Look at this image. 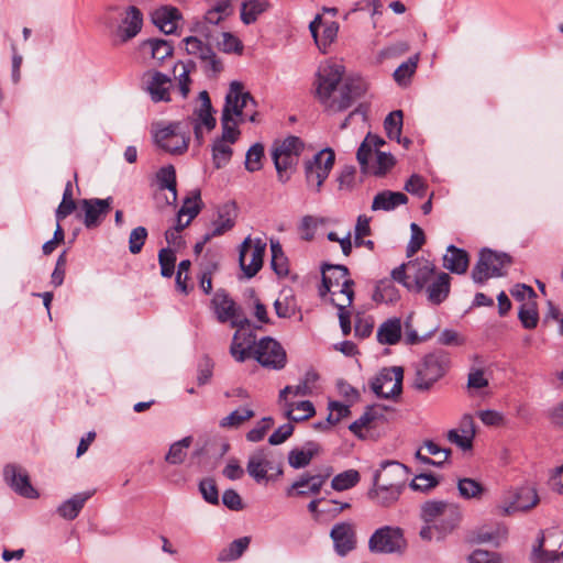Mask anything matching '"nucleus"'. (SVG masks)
<instances>
[{
    "instance_id": "e2e57ef3",
    "label": "nucleus",
    "mask_w": 563,
    "mask_h": 563,
    "mask_svg": "<svg viewBox=\"0 0 563 563\" xmlns=\"http://www.w3.org/2000/svg\"><path fill=\"white\" fill-rule=\"evenodd\" d=\"M439 485V479L432 474H419L409 484L412 490L428 493Z\"/></svg>"
},
{
    "instance_id": "bb28decb",
    "label": "nucleus",
    "mask_w": 563,
    "mask_h": 563,
    "mask_svg": "<svg viewBox=\"0 0 563 563\" xmlns=\"http://www.w3.org/2000/svg\"><path fill=\"white\" fill-rule=\"evenodd\" d=\"M427 299L431 305L439 306L450 295L451 290V277L449 274L444 272L435 273L433 277H431L430 282L424 287Z\"/></svg>"
},
{
    "instance_id": "6ab92c4d",
    "label": "nucleus",
    "mask_w": 563,
    "mask_h": 563,
    "mask_svg": "<svg viewBox=\"0 0 563 563\" xmlns=\"http://www.w3.org/2000/svg\"><path fill=\"white\" fill-rule=\"evenodd\" d=\"M559 537L555 530H541L530 552V561L532 563H556L563 556V552L559 553L552 539Z\"/></svg>"
},
{
    "instance_id": "69168bd1",
    "label": "nucleus",
    "mask_w": 563,
    "mask_h": 563,
    "mask_svg": "<svg viewBox=\"0 0 563 563\" xmlns=\"http://www.w3.org/2000/svg\"><path fill=\"white\" fill-rule=\"evenodd\" d=\"M410 231L411 236L407 245V255L409 257L417 253L426 242L424 232L417 223H411Z\"/></svg>"
},
{
    "instance_id": "412c9836",
    "label": "nucleus",
    "mask_w": 563,
    "mask_h": 563,
    "mask_svg": "<svg viewBox=\"0 0 563 563\" xmlns=\"http://www.w3.org/2000/svg\"><path fill=\"white\" fill-rule=\"evenodd\" d=\"M221 136L217 137L212 144V161L217 168L224 167L232 157L233 151L231 145L240 137V130L231 126L221 128Z\"/></svg>"
},
{
    "instance_id": "338daca9",
    "label": "nucleus",
    "mask_w": 563,
    "mask_h": 563,
    "mask_svg": "<svg viewBox=\"0 0 563 563\" xmlns=\"http://www.w3.org/2000/svg\"><path fill=\"white\" fill-rule=\"evenodd\" d=\"M350 407L338 402V401H331L329 402V415L325 419V424H336L339 423L343 418L347 417L350 415Z\"/></svg>"
},
{
    "instance_id": "49530a36",
    "label": "nucleus",
    "mask_w": 563,
    "mask_h": 563,
    "mask_svg": "<svg viewBox=\"0 0 563 563\" xmlns=\"http://www.w3.org/2000/svg\"><path fill=\"white\" fill-rule=\"evenodd\" d=\"M194 66L178 62L174 66V78L176 81V88L180 96L186 99L190 92L191 78L190 73Z\"/></svg>"
},
{
    "instance_id": "0e129e2a",
    "label": "nucleus",
    "mask_w": 563,
    "mask_h": 563,
    "mask_svg": "<svg viewBox=\"0 0 563 563\" xmlns=\"http://www.w3.org/2000/svg\"><path fill=\"white\" fill-rule=\"evenodd\" d=\"M264 155V146L256 143L250 147L245 157V168L249 172L260 170L262 167V157Z\"/></svg>"
},
{
    "instance_id": "5701e85b",
    "label": "nucleus",
    "mask_w": 563,
    "mask_h": 563,
    "mask_svg": "<svg viewBox=\"0 0 563 563\" xmlns=\"http://www.w3.org/2000/svg\"><path fill=\"white\" fill-rule=\"evenodd\" d=\"M334 551L340 556H345L356 547L355 525L349 521L335 523L330 532Z\"/></svg>"
},
{
    "instance_id": "2eb2a0df",
    "label": "nucleus",
    "mask_w": 563,
    "mask_h": 563,
    "mask_svg": "<svg viewBox=\"0 0 563 563\" xmlns=\"http://www.w3.org/2000/svg\"><path fill=\"white\" fill-rule=\"evenodd\" d=\"M265 251L266 243L260 238L251 239L249 236L242 242L239 262L246 277L255 276L262 268Z\"/></svg>"
},
{
    "instance_id": "4be33fe9",
    "label": "nucleus",
    "mask_w": 563,
    "mask_h": 563,
    "mask_svg": "<svg viewBox=\"0 0 563 563\" xmlns=\"http://www.w3.org/2000/svg\"><path fill=\"white\" fill-rule=\"evenodd\" d=\"M274 470L273 453L261 449L253 452L247 461L246 471L249 475L256 482H268L274 476L268 471Z\"/></svg>"
},
{
    "instance_id": "a878e982",
    "label": "nucleus",
    "mask_w": 563,
    "mask_h": 563,
    "mask_svg": "<svg viewBox=\"0 0 563 563\" xmlns=\"http://www.w3.org/2000/svg\"><path fill=\"white\" fill-rule=\"evenodd\" d=\"M4 478L10 487L25 498H37V490L31 485L29 475L14 465L4 468Z\"/></svg>"
},
{
    "instance_id": "c9c22d12",
    "label": "nucleus",
    "mask_w": 563,
    "mask_h": 563,
    "mask_svg": "<svg viewBox=\"0 0 563 563\" xmlns=\"http://www.w3.org/2000/svg\"><path fill=\"white\" fill-rule=\"evenodd\" d=\"M279 401L284 402L285 416L290 421H295V422L303 421V420H307V419L313 417L316 413L314 406L309 400L290 402L286 399V400H279Z\"/></svg>"
},
{
    "instance_id": "a18cd8bd",
    "label": "nucleus",
    "mask_w": 563,
    "mask_h": 563,
    "mask_svg": "<svg viewBox=\"0 0 563 563\" xmlns=\"http://www.w3.org/2000/svg\"><path fill=\"white\" fill-rule=\"evenodd\" d=\"M384 143L385 141L377 135L371 133L366 135L356 153V158L362 169H367V163L369 157L374 152L376 153V151H379L378 147Z\"/></svg>"
},
{
    "instance_id": "b1692460",
    "label": "nucleus",
    "mask_w": 563,
    "mask_h": 563,
    "mask_svg": "<svg viewBox=\"0 0 563 563\" xmlns=\"http://www.w3.org/2000/svg\"><path fill=\"white\" fill-rule=\"evenodd\" d=\"M111 198L107 199H82L80 208L84 212V224L88 229L98 227L102 219L111 210Z\"/></svg>"
},
{
    "instance_id": "f3484780",
    "label": "nucleus",
    "mask_w": 563,
    "mask_h": 563,
    "mask_svg": "<svg viewBox=\"0 0 563 563\" xmlns=\"http://www.w3.org/2000/svg\"><path fill=\"white\" fill-rule=\"evenodd\" d=\"M199 102L200 104L195 108L192 114L188 118V121L194 128L197 142L201 144L205 139V131H212L216 128L217 120L213 115L214 111L209 93L206 90L199 93Z\"/></svg>"
},
{
    "instance_id": "c85d7f7f",
    "label": "nucleus",
    "mask_w": 563,
    "mask_h": 563,
    "mask_svg": "<svg viewBox=\"0 0 563 563\" xmlns=\"http://www.w3.org/2000/svg\"><path fill=\"white\" fill-rule=\"evenodd\" d=\"M152 22L165 34H172L176 31L177 24L181 19L179 10L175 7L164 5L155 9L151 13Z\"/></svg>"
},
{
    "instance_id": "4d7b16f0",
    "label": "nucleus",
    "mask_w": 563,
    "mask_h": 563,
    "mask_svg": "<svg viewBox=\"0 0 563 563\" xmlns=\"http://www.w3.org/2000/svg\"><path fill=\"white\" fill-rule=\"evenodd\" d=\"M358 482V472L355 470H347L334 476L331 482V486L334 490L343 492L354 487Z\"/></svg>"
},
{
    "instance_id": "ea45409f",
    "label": "nucleus",
    "mask_w": 563,
    "mask_h": 563,
    "mask_svg": "<svg viewBox=\"0 0 563 563\" xmlns=\"http://www.w3.org/2000/svg\"><path fill=\"white\" fill-rule=\"evenodd\" d=\"M157 185L161 190H168L170 197H166V202L173 205L177 200L176 170L173 165L162 167L156 174Z\"/></svg>"
},
{
    "instance_id": "603ef678",
    "label": "nucleus",
    "mask_w": 563,
    "mask_h": 563,
    "mask_svg": "<svg viewBox=\"0 0 563 563\" xmlns=\"http://www.w3.org/2000/svg\"><path fill=\"white\" fill-rule=\"evenodd\" d=\"M399 298V291L391 280H379L375 287L373 299L377 302H395Z\"/></svg>"
},
{
    "instance_id": "79ce46f5",
    "label": "nucleus",
    "mask_w": 563,
    "mask_h": 563,
    "mask_svg": "<svg viewBox=\"0 0 563 563\" xmlns=\"http://www.w3.org/2000/svg\"><path fill=\"white\" fill-rule=\"evenodd\" d=\"M92 496V493H79L73 496L71 498L64 501L58 508V515L66 519L73 520L75 519L80 510L82 509L85 503Z\"/></svg>"
},
{
    "instance_id": "9b49d317",
    "label": "nucleus",
    "mask_w": 563,
    "mask_h": 563,
    "mask_svg": "<svg viewBox=\"0 0 563 563\" xmlns=\"http://www.w3.org/2000/svg\"><path fill=\"white\" fill-rule=\"evenodd\" d=\"M252 357L263 367L282 369L287 363V355L282 344L271 336L262 338L252 349Z\"/></svg>"
},
{
    "instance_id": "6e6552de",
    "label": "nucleus",
    "mask_w": 563,
    "mask_h": 563,
    "mask_svg": "<svg viewBox=\"0 0 563 563\" xmlns=\"http://www.w3.org/2000/svg\"><path fill=\"white\" fill-rule=\"evenodd\" d=\"M152 135L154 143L163 151L180 155L188 150L189 134L181 129L180 122L163 124L161 122L152 124Z\"/></svg>"
},
{
    "instance_id": "0eeeda50",
    "label": "nucleus",
    "mask_w": 563,
    "mask_h": 563,
    "mask_svg": "<svg viewBox=\"0 0 563 563\" xmlns=\"http://www.w3.org/2000/svg\"><path fill=\"white\" fill-rule=\"evenodd\" d=\"M450 366L449 354L442 350L427 354L416 365L413 386L417 390L427 391L441 379Z\"/></svg>"
},
{
    "instance_id": "c756f323",
    "label": "nucleus",
    "mask_w": 563,
    "mask_h": 563,
    "mask_svg": "<svg viewBox=\"0 0 563 563\" xmlns=\"http://www.w3.org/2000/svg\"><path fill=\"white\" fill-rule=\"evenodd\" d=\"M402 323L400 318H389L377 329V341L383 345H395L401 339Z\"/></svg>"
},
{
    "instance_id": "1a4fd4ad",
    "label": "nucleus",
    "mask_w": 563,
    "mask_h": 563,
    "mask_svg": "<svg viewBox=\"0 0 563 563\" xmlns=\"http://www.w3.org/2000/svg\"><path fill=\"white\" fill-rule=\"evenodd\" d=\"M334 161V152L331 148H324L306 162V181L314 192H320L323 183L329 177V174L333 168Z\"/></svg>"
},
{
    "instance_id": "f704fd0d",
    "label": "nucleus",
    "mask_w": 563,
    "mask_h": 563,
    "mask_svg": "<svg viewBox=\"0 0 563 563\" xmlns=\"http://www.w3.org/2000/svg\"><path fill=\"white\" fill-rule=\"evenodd\" d=\"M443 266L452 273L463 274L468 267V255L464 250L450 245L443 256Z\"/></svg>"
},
{
    "instance_id": "3c124183",
    "label": "nucleus",
    "mask_w": 563,
    "mask_h": 563,
    "mask_svg": "<svg viewBox=\"0 0 563 563\" xmlns=\"http://www.w3.org/2000/svg\"><path fill=\"white\" fill-rule=\"evenodd\" d=\"M449 505L450 503L443 500H428L421 505L420 517L426 523H432L434 527Z\"/></svg>"
},
{
    "instance_id": "7c9ffc66",
    "label": "nucleus",
    "mask_w": 563,
    "mask_h": 563,
    "mask_svg": "<svg viewBox=\"0 0 563 563\" xmlns=\"http://www.w3.org/2000/svg\"><path fill=\"white\" fill-rule=\"evenodd\" d=\"M255 343V336L252 333L242 334L240 331H236L232 339L230 353L235 361L244 362L246 358L252 357V349Z\"/></svg>"
},
{
    "instance_id": "4468645a",
    "label": "nucleus",
    "mask_w": 563,
    "mask_h": 563,
    "mask_svg": "<svg viewBox=\"0 0 563 563\" xmlns=\"http://www.w3.org/2000/svg\"><path fill=\"white\" fill-rule=\"evenodd\" d=\"M404 371L399 366L385 367L371 382V388L377 397L395 399L402 391Z\"/></svg>"
},
{
    "instance_id": "de8ad7c7",
    "label": "nucleus",
    "mask_w": 563,
    "mask_h": 563,
    "mask_svg": "<svg viewBox=\"0 0 563 563\" xmlns=\"http://www.w3.org/2000/svg\"><path fill=\"white\" fill-rule=\"evenodd\" d=\"M251 542L249 537L239 538L223 548L218 554L219 562L238 560L246 551Z\"/></svg>"
},
{
    "instance_id": "39448f33",
    "label": "nucleus",
    "mask_w": 563,
    "mask_h": 563,
    "mask_svg": "<svg viewBox=\"0 0 563 563\" xmlns=\"http://www.w3.org/2000/svg\"><path fill=\"white\" fill-rule=\"evenodd\" d=\"M434 275L435 265L424 257L410 260L391 271L393 280L413 292H421Z\"/></svg>"
},
{
    "instance_id": "aec40b11",
    "label": "nucleus",
    "mask_w": 563,
    "mask_h": 563,
    "mask_svg": "<svg viewBox=\"0 0 563 563\" xmlns=\"http://www.w3.org/2000/svg\"><path fill=\"white\" fill-rule=\"evenodd\" d=\"M408 474L409 471L406 465L396 461H385L375 472L373 484L404 489Z\"/></svg>"
},
{
    "instance_id": "473e14b6",
    "label": "nucleus",
    "mask_w": 563,
    "mask_h": 563,
    "mask_svg": "<svg viewBox=\"0 0 563 563\" xmlns=\"http://www.w3.org/2000/svg\"><path fill=\"white\" fill-rule=\"evenodd\" d=\"M141 48L143 52L150 53L157 65L170 57L174 52L172 43L163 38H148L141 44Z\"/></svg>"
},
{
    "instance_id": "a211bd4d",
    "label": "nucleus",
    "mask_w": 563,
    "mask_h": 563,
    "mask_svg": "<svg viewBox=\"0 0 563 563\" xmlns=\"http://www.w3.org/2000/svg\"><path fill=\"white\" fill-rule=\"evenodd\" d=\"M142 88L150 95L154 102H169L170 89L173 87L169 76L155 70L148 69L142 75Z\"/></svg>"
},
{
    "instance_id": "4c0bfd02",
    "label": "nucleus",
    "mask_w": 563,
    "mask_h": 563,
    "mask_svg": "<svg viewBox=\"0 0 563 563\" xmlns=\"http://www.w3.org/2000/svg\"><path fill=\"white\" fill-rule=\"evenodd\" d=\"M401 492L402 489L395 486L373 484V487L368 490V497L383 507H389L399 499Z\"/></svg>"
},
{
    "instance_id": "f8f14e48",
    "label": "nucleus",
    "mask_w": 563,
    "mask_h": 563,
    "mask_svg": "<svg viewBox=\"0 0 563 563\" xmlns=\"http://www.w3.org/2000/svg\"><path fill=\"white\" fill-rule=\"evenodd\" d=\"M211 308L220 323L229 322L232 328L239 329L249 324L241 308L223 289L216 291L211 300Z\"/></svg>"
},
{
    "instance_id": "5fc2aeb1",
    "label": "nucleus",
    "mask_w": 563,
    "mask_h": 563,
    "mask_svg": "<svg viewBox=\"0 0 563 563\" xmlns=\"http://www.w3.org/2000/svg\"><path fill=\"white\" fill-rule=\"evenodd\" d=\"M506 536L507 528L503 525H497L494 528H481L477 532L476 540L481 543H493L498 545L500 541L506 539Z\"/></svg>"
},
{
    "instance_id": "052dcab7",
    "label": "nucleus",
    "mask_w": 563,
    "mask_h": 563,
    "mask_svg": "<svg viewBox=\"0 0 563 563\" xmlns=\"http://www.w3.org/2000/svg\"><path fill=\"white\" fill-rule=\"evenodd\" d=\"M325 218H319L313 216H305L299 224V231L301 236L306 241L313 239L316 230L319 225L327 223Z\"/></svg>"
},
{
    "instance_id": "bf43d9fd",
    "label": "nucleus",
    "mask_w": 563,
    "mask_h": 563,
    "mask_svg": "<svg viewBox=\"0 0 563 563\" xmlns=\"http://www.w3.org/2000/svg\"><path fill=\"white\" fill-rule=\"evenodd\" d=\"M158 263L163 277H172L175 271L176 254L172 247H164L158 252Z\"/></svg>"
},
{
    "instance_id": "e433bc0d",
    "label": "nucleus",
    "mask_w": 563,
    "mask_h": 563,
    "mask_svg": "<svg viewBox=\"0 0 563 563\" xmlns=\"http://www.w3.org/2000/svg\"><path fill=\"white\" fill-rule=\"evenodd\" d=\"M462 510L457 504L450 503L448 508L442 512L439 521L435 523L434 529L441 533L446 534L452 532L461 522Z\"/></svg>"
},
{
    "instance_id": "8fccbe9b",
    "label": "nucleus",
    "mask_w": 563,
    "mask_h": 563,
    "mask_svg": "<svg viewBox=\"0 0 563 563\" xmlns=\"http://www.w3.org/2000/svg\"><path fill=\"white\" fill-rule=\"evenodd\" d=\"M192 437L188 435L174 442L165 455V461L172 465L181 464L187 456V450L192 444Z\"/></svg>"
},
{
    "instance_id": "f257e3e1",
    "label": "nucleus",
    "mask_w": 563,
    "mask_h": 563,
    "mask_svg": "<svg viewBox=\"0 0 563 563\" xmlns=\"http://www.w3.org/2000/svg\"><path fill=\"white\" fill-rule=\"evenodd\" d=\"M343 75L344 66L335 62L322 64L317 74V97L331 113L349 109L367 89L366 82L361 78L347 79L339 89Z\"/></svg>"
},
{
    "instance_id": "cd10ccee",
    "label": "nucleus",
    "mask_w": 563,
    "mask_h": 563,
    "mask_svg": "<svg viewBox=\"0 0 563 563\" xmlns=\"http://www.w3.org/2000/svg\"><path fill=\"white\" fill-rule=\"evenodd\" d=\"M236 211L233 205H224L218 210L217 219L212 221L211 231L203 235V242L220 236L230 231L235 224Z\"/></svg>"
},
{
    "instance_id": "37998d69",
    "label": "nucleus",
    "mask_w": 563,
    "mask_h": 563,
    "mask_svg": "<svg viewBox=\"0 0 563 563\" xmlns=\"http://www.w3.org/2000/svg\"><path fill=\"white\" fill-rule=\"evenodd\" d=\"M328 477L329 474L301 477L300 479L292 484L291 489L288 492V495L291 494L292 489H296V494L299 496L307 494H318Z\"/></svg>"
},
{
    "instance_id": "58836bf2",
    "label": "nucleus",
    "mask_w": 563,
    "mask_h": 563,
    "mask_svg": "<svg viewBox=\"0 0 563 563\" xmlns=\"http://www.w3.org/2000/svg\"><path fill=\"white\" fill-rule=\"evenodd\" d=\"M319 376L316 372L309 371L296 386H286L279 391V400H286L287 395L307 396L312 394Z\"/></svg>"
},
{
    "instance_id": "9d476101",
    "label": "nucleus",
    "mask_w": 563,
    "mask_h": 563,
    "mask_svg": "<svg viewBox=\"0 0 563 563\" xmlns=\"http://www.w3.org/2000/svg\"><path fill=\"white\" fill-rule=\"evenodd\" d=\"M509 264L510 257L507 254L483 250L472 271V278L476 284H484L489 278L503 276Z\"/></svg>"
},
{
    "instance_id": "680f3d73",
    "label": "nucleus",
    "mask_w": 563,
    "mask_h": 563,
    "mask_svg": "<svg viewBox=\"0 0 563 563\" xmlns=\"http://www.w3.org/2000/svg\"><path fill=\"white\" fill-rule=\"evenodd\" d=\"M218 47L220 51L227 54H242L244 48L241 40L230 32H223L221 34V40L218 42Z\"/></svg>"
},
{
    "instance_id": "774afa93",
    "label": "nucleus",
    "mask_w": 563,
    "mask_h": 563,
    "mask_svg": "<svg viewBox=\"0 0 563 563\" xmlns=\"http://www.w3.org/2000/svg\"><path fill=\"white\" fill-rule=\"evenodd\" d=\"M147 239V230L144 227L134 228L129 236V251L139 254Z\"/></svg>"
},
{
    "instance_id": "a19ab883",
    "label": "nucleus",
    "mask_w": 563,
    "mask_h": 563,
    "mask_svg": "<svg viewBox=\"0 0 563 563\" xmlns=\"http://www.w3.org/2000/svg\"><path fill=\"white\" fill-rule=\"evenodd\" d=\"M320 451V445L316 442H308L301 449H295L289 452L288 462L289 465L294 468H301L307 466L312 457L317 455Z\"/></svg>"
},
{
    "instance_id": "393cba45",
    "label": "nucleus",
    "mask_w": 563,
    "mask_h": 563,
    "mask_svg": "<svg viewBox=\"0 0 563 563\" xmlns=\"http://www.w3.org/2000/svg\"><path fill=\"white\" fill-rule=\"evenodd\" d=\"M309 30L320 51L327 53L328 47L335 41L339 32V24L334 21L323 22L318 14L309 24Z\"/></svg>"
},
{
    "instance_id": "423d86ee",
    "label": "nucleus",
    "mask_w": 563,
    "mask_h": 563,
    "mask_svg": "<svg viewBox=\"0 0 563 563\" xmlns=\"http://www.w3.org/2000/svg\"><path fill=\"white\" fill-rule=\"evenodd\" d=\"M303 150V141L295 135H288L284 140H276L273 143L272 158L282 184H286L290 179Z\"/></svg>"
},
{
    "instance_id": "09e8293b",
    "label": "nucleus",
    "mask_w": 563,
    "mask_h": 563,
    "mask_svg": "<svg viewBox=\"0 0 563 563\" xmlns=\"http://www.w3.org/2000/svg\"><path fill=\"white\" fill-rule=\"evenodd\" d=\"M457 490L464 499H481L486 488L476 479L463 477L457 479Z\"/></svg>"
},
{
    "instance_id": "72a5a7b5",
    "label": "nucleus",
    "mask_w": 563,
    "mask_h": 563,
    "mask_svg": "<svg viewBox=\"0 0 563 563\" xmlns=\"http://www.w3.org/2000/svg\"><path fill=\"white\" fill-rule=\"evenodd\" d=\"M408 198L405 194L399 191H390L384 190L378 192L372 202V210H384L390 211L397 208L398 206L407 203Z\"/></svg>"
},
{
    "instance_id": "ddd939ff",
    "label": "nucleus",
    "mask_w": 563,
    "mask_h": 563,
    "mask_svg": "<svg viewBox=\"0 0 563 563\" xmlns=\"http://www.w3.org/2000/svg\"><path fill=\"white\" fill-rule=\"evenodd\" d=\"M406 544L402 530L393 526L378 528L368 540V549L374 553H398Z\"/></svg>"
},
{
    "instance_id": "f03ea898",
    "label": "nucleus",
    "mask_w": 563,
    "mask_h": 563,
    "mask_svg": "<svg viewBox=\"0 0 563 563\" xmlns=\"http://www.w3.org/2000/svg\"><path fill=\"white\" fill-rule=\"evenodd\" d=\"M257 102L240 81H232L225 95V101L221 113V128L231 126L239 129L245 121L255 123L258 121Z\"/></svg>"
},
{
    "instance_id": "2f4dec72",
    "label": "nucleus",
    "mask_w": 563,
    "mask_h": 563,
    "mask_svg": "<svg viewBox=\"0 0 563 563\" xmlns=\"http://www.w3.org/2000/svg\"><path fill=\"white\" fill-rule=\"evenodd\" d=\"M201 205L200 191H192L191 195L185 199L177 213L179 228H186L198 216L201 210Z\"/></svg>"
},
{
    "instance_id": "c03bdc74",
    "label": "nucleus",
    "mask_w": 563,
    "mask_h": 563,
    "mask_svg": "<svg viewBox=\"0 0 563 563\" xmlns=\"http://www.w3.org/2000/svg\"><path fill=\"white\" fill-rule=\"evenodd\" d=\"M268 8L269 3L266 0H245L241 4V21L246 25L252 24Z\"/></svg>"
},
{
    "instance_id": "864d4df0",
    "label": "nucleus",
    "mask_w": 563,
    "mask_h": 563,
    "mask_svg": "<svg viewBox=\"0 0 563 563\" xmlns=\"http://www.w3.org/2000/svg\"><path fill=\"white\" fill-rule=\"evenodd\" d=\"M254 411L251 408L244 407L232 411L227 417H223L219 426L223 429H235L242 426L245 421L254 417Z\"/></svg>"
},
{
    "instance_id": "dca6fc26",
    "label": "nucleus",
    "mask_w": 563,
    "mask_h": 563,
    "mask_svg": "<svg viewBox=\"0 0 563 563\" xmlns=\"http://www.w3.org/2000/svg\"><path fill=\"white\" fill-rule=\"evenodd\" d=\"M187 54L192 55L200 59L201 66L206 74L216 76L222 71L223 66L221 60L212 47L205 43L201 37L191 35L183 40Z\"/></svg>"
},
{
    "instance_id": "7ed1b4c3",
    "label": "nucleus",
    "mask_w": 563,
    "mask_h": 563,
    "mask_svg": "<svg viewBox=\"0 0 563 563\" xmlns=\"http://www.w3.org/2000/svg\"><path fill=\"white\" fill-rule=\"evenodd\" d=\"M104 25L117 41L124 44L142 31L143 13L136 5L109 7L102 18Z\"/></svg>"
},
{
    "instance_id": "20e7f679",
    "label": "nucleus",
    "mask_w": 563,
    "mask_h": 563,
    "mask_svg": "<svg viewBox=\"0 0 563 563\" xmlns=\"http://www.w3.org/2000/svg\"><path fill=\"white\" fill-rule=\"evenodd\" d=\"M354 282L350 278L347 267L343 265H328L322 271V286L320 297L327 294L336 308L350 307L354 299Z\"/></svg>"
},
{
    "instance_id": "13d9d810",
    "label": "nucleus",
    "mask_w": 563,
    "mask_h": 563,
    "mask_svg": "<svg viewBox=\"0 0 563 563\" xmlns=\"http://www.w3.org/2000/svg\"><path fill=\"white\" fill-rule=\"evenodd\" d=\"M384 128L389 139H396L399 142L402 129V111L396 110L390 112L384 121Z\"/></svg>"
},
{
    "instance_id": "6e6d98bb",
    "label": "nucleus",
    "mask_w": 563,
    "mask_h": 563,
    "mask_svg": "<svg viewBox=\"0 0 563 563\" xmlns=\"http://www.w3.org/2000/svg\"><path fill=\"white\" fill-rule=\"evenodd\" d=\"M375 162L372 166L367 164V169H362L365 173H373L374 175H385L394 165L395 158L391 154L376 151Z\"/></svg>"
}]
</instances>
